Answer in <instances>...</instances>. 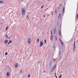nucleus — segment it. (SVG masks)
<instances>
[{
	"label": "nucleus",
	"instance_id": "obj_6",
	"mask_svg": "<svg viewBox=\"0 0 78 78\" xmlns=\"http://www.w3.org/2000/svg\"><path fill=\"white\" fill-rule=\"evenodd\" d=\"M8 42V40H5V41H4V44H6Z\"/></svg>",
	"mask_w": 78,
	"mask_h": 78
},
{
	"label": "nucleus",
	"instance_id": "obj_20",
	"mask_svg": "<svg viewBox=\"0 0 78 78\" xmlns=\"http://www.w3.org/2000/svg\"><path fill=\"white\" fill-rule=\"evenodd\" d=\"M62 76V74H61V75H60V76H59V78H61V76Z\"/></svg>",
	"mask_w": 78,
	"mask_h": 78
},
{
	"label": "nucleus",
	"instance_id": "obj_9",
	"mask_svg": "<svg viewBox=\"0 0 78 78\" xmlns=\"http://www.w3.org/2000/svg\"><path fill=\"white\" fill-rule=\"evenodd\" d=\"M76 48L75 46H74V47H73V51H75Z\"/></svg>",
	"mask_w": 78,
	"mask_h": 78
},
{
	"label": "nucleus",
	"instance_id": "obj_33",
	"mask_svg": "<svg viewBox=\"0 0 78 78\" xmlns=\"http://www.w3.org/2000/svg\"><path fill=\"white\" fill-rule=\"evenodd\" d=\"M61 43H62V45L63 44V43L61 41Z\"/></svg>",
	"mask_w": 78,
	"mask_h": 78
},
{
	"label": "nucleus",
	"instance_id": "obj_10",
	"mask_svg": "<svg viewBox=\"0 0 78 78\" xmlns=\"http://www.w3.org/2000/svg\"><path fill=\"white\" fill-rule=\"evenodd\" d=\"M7 76H9L10 75L9 74V72H8L7 74Z\"/></svg>",
	"mask_w": 78,
	"mask_h": 78
},
{
	"label": "nucleus",
	"instance_id": "obj_34",
	"mask_svg": "<svg viewBox=\"0 0 78 78\" xmlns=\"http://www.w3.org/2000/svg\"><path fill=\"white\" fill-rule=\"evenodd\" d=\"M38 63H39V64L41 63V61H39L38 62Z\"/></svg>",
	"mask_w": 78,
	"mask_h": 78
},
{
	"label": "nucleus",
	"instance_id": "obj_15",
	"mask_svg": "<svg viewBox=\"0 0 78 78\" xmlns=\"http://www.w3.org/2000/svg\"><path fill=\"white\" fill-rule=\"evenodd\" d=\"M4 2L2 1H0V3H3Z\"/></svg>",
	"mask_w": 78,
	"mask_h": 78
},
{
	"label": "nucleus",
	"instance_id": "obj_37",
	"mask_svg": "<svg viewBox=\"0 0 78 78\" xmlns=\"http://www.w3.org/2000/svg\"><path fill=\"white\" fill-rule=\"evenodd\" d=\"M52 48H55V46H53L52 47Z\"/></svg>",
	"mask_w": 78,
	"mask_h": 78
},
{
	"label": "nucleus",
	"instance_id": "obj_35",
	"mask_svg": "<svg viewBox=\"0 0 78 78\" xmlns=\"http://www.w3.org/2000/svg\"><path fill=\"white\" fill-rule=\"evenodd\" d=\"M53 34V33H52V32H51V35H52Z\"/></svg>",
	"mask_w": 78,
	"mask_h": 78
},
{
	"label": "nucleus",
	"instance_id": "obj_38",
	"mask_svg": "<svg viewBox=\"0 0 78 78\" xmlns=\"http://www.w3.org/2000/svg\"><path fill=\"white\" fill-rule=\"evenodd\" d=\"M61 53V52H59V55H60V54Z\"/></svg>",
	"mask_w": 78,
	"mask_h": 78
},
{
	"label": "nucleus",
	"instance_id": "obj_29",
	"mask_svg": "<svg viewBox=\"0 0 78 78\" xmlns=\"http://www.w3.org/2000/svg\"><path fill=\"white\" fill-rule=\"evenodd\" d=\"M51 15H53V12H51Z\"/></svg>",
	"mask_w": 78,
	"mask_h": 78
},
{
	"label": "nucleus",
	"instance_id": "obj_27",
	"mask_svg": "<svg viewBox=\"0 0 78 78\" xmlns=\"http://www.w3.org/2000/svg\"><path fill=\"white\" fill-rule=\"evenodd\" d=\"M5 55H8V53L6 52Z\"/></svg>",
	"mask_w": 78,
	"mask_h": 78
},
{
	"label": "nucleus",
	"instance_id": "obj_14",
	"mask_svg": "<svg viewBox=\"0 0 78 78\" xmlns=\"http://www.w3.org/2000/svg\"><path fill=\"white\" fill-rule=\"evenodd\" d=\"M53 36L52 35V36L51 37V39L52 40H53Z\"/></svg>",
	"mask_w": 78,
	"mask_h": 78
},
{
	"label": "nucleus",
	"instance_id": "obj_16",
	"mask_svg": "<svg viewBox=\"0 0 78 78\" xmlns=\"http://www.w3.org/2000/svg\"><path fill=\"white\" fill-rule=\"evenodd\" d=\"M56 67V66H55L52 69H54V70H55V68Z\"/></svg>",
	"mask_w": 78,
	"mask_h": 78
},
{
	"label": "nucleus",
	"instance_id": "obj_7",
	"mask_svg": "<svg viewBox=\"0 0 78 78\" xmlns=\"http://www.w3.org/2000/svg\"><path fill=\"white\" fill-rule=\"evenodd\" d=\"M59 34L60 36H61V30H59Z\"/></svg>",
	"mask_w": 78,
	"mask_h": 78
},
{
	"label": "nucleus",
	"instance_id": "obj_17",
	"mask_svg": "<svg viewBox=\"0 0 78 78\" xmlns=\"http://www.w3.org/2000/svg\"><path fill=\"white\" fill-rule=\"evenodd\" d=\"M28 17H29V16L28 15L27 18V19H28V20L29 19V18Z\"/></svg>",
	"mask_w": 78,
	"mask_h": 78
},
{
	"label": "nucleus",
	"instance_id": "obj_43",
	"mask_svg": "<svg viewBox=\"0 0 78 78\" xmlns=\"http://www.w3.org/2000/svg\"><path fill=\"white\" fill-rule=\"evenodd\" d=\"M22 72V70H21V73Z\"/></svg>",
	"mask_w": 78,
	"mask_h": 78
},
{
	"label": "nucleus",
	"instance_id": "obj_12",
	"mask_svg": "<svg viewBox=\"0 0 78 78\" xmlns=\"http://www.w3.org/2000/svg\"><path fill=\"white\" fill-rule=\"evenodd\" d=\"M52 61H51L50 62V66H51V65H52Z\"/></svg>",
	"mask_w": 78,
	"mask_h": 78
},
{
	"label": "nucleus",
	"instance_id": "obj_44",
	"mask_svg": "<svg viewBox=\"0 0 78 78\" xmlns=\"http://www.w3.org/2000/svg\"><path fill=\"white\" fill-rule=\"evenodd\" d=\"M48 1H50V0H48Z\"/></svg>",
	"mask_w": 78,
	"mask_h": 78
},
{
	"label": "nucleus",
	"instance_id": "obj_32",
	"mask_svg": "<svg viewBox=\"0 0 78 78\" xmlns=\"http://www.w3.org/2000/svg\"><path fill=\"white\" fill-rule=\"evenodd\" d=\"M43 17H45V15H44Z\"/></svg>",
	"mask_w": 78,
	"mask_h": 78
},
{
	"label": "nucleus",
	"instance_id": "obj_31",
	"mask_svg": "<svg viewBox=\"0 0 78 78\" xmlns=\"http://www.w3.org/2000/svg\"><path fill=\"white\" fill-rule=\"evenodd\" d=\"M59 5H60V6H61V5H62V4H59Z\"/></svg>",
	"mask_w": 78,
	"mask_h": 78
},
{
	"label": "nucleus",
	"instance_id": "obj_8",
	"mask_svg": "<svg viewBox=\"0 0 78 78\" xmlns=\"http://www.w3.org/2000/svg\"><path fill=\"white\" fill-rule=\"evenodd\" d=\"M61 18V14H60L59 16L58 19H60Z\"/></svg>",
	"mask_w": 78,
	"mask_h": 78
},
{
	"label": "nucleus",
	"instance_id": "obj_1",
	"mask_svg": "<svg viewBox=\"0 0 78 78\" xmlns=\"http://www.w3.org/2000/svg\"><path fill=\"white\" fill-rule=\"evenodd\" d=\"M21 10L22 12V15H25V9L23 8H22Z\"/></svg>",
	"mask_w": 78,
	"mask_h": 78
},
{
	"label": "nucleus",
	"instance_id": "obj_2",
	"mask_svg": "<svg viewBox=\"0 0 78 78\" xmlns=\"http://www.w3.org/2000/svg\"><path fill=\"white\" fill-rule=\"evenodd\" d=\"M53 32L54 34H56L57 33V31H56V28H54L53 29Z\"/></svg>",
	"mask_w": 78,
	"mask_h": 78
},
{
	"label": "nucleus",
	"instance_id": "obj_36",
	"mask_svg": "<svg viewBox=\"0 0 78 78\" xmlns=\"http://www.w3.org/2000/svg\"><path fill=\"white\" fill-rule=\"evenodd\" d=\"M5 36L6 37H8V36H7L6 35Z\"/></svg>",
	"mask_w": 78,
	"mask_h": 78
},
{
	"label": "nucleus",
	"instance_id": "obj_26",
	"mask_svg": "<svg viewBox=\"0 0 78 78\" xmlns=\"http://www.w3.org/2000/svg\"><path fill=\"white\" fill-rule=\"evenodd\" d=\"M77 19H78V14H77Z\"/></svg>",
	"mask_w": 78,
	"mask_h": 78
},
{
	"label": "nucleus",
	"instance_id": "obj_4",
	"mask_svg": "<svg viewBox=\"0 0 78 78\" xmlns=\"http://www.w3.org/2000/svg\"><path fill=\"white\" fill-rule=\"evenodd\" d=\"M27 41L29 43V44H30V42H31V39L30 38H29L28 40Z\"/></svg>",
	"mask_w": 78,
	"mask_h": 78
},
{
	"label": "nucleus",
	"instance_id": "obj_24",
	"mask_svg": "<svg viewBox=\"0 0 78 78\" xmlns=\"http://www.w3.org/2000/svg\"><path fill=\"white\" fill-rule=\"evenodd\" d=\"M55 13H57V10L56 9L55 10Z\"/></svg>",
	"mask_w": 78,
	"mask_h": 78
},
{
	"label": "nucleus",
	"instance_id": "obj_40",
	"mask_svg": "<svg viewBox=\"0 0 78 78\" xmlns=\"http://www.w3.org/2000/svg\"><path fill=\"white\" fill-rule=\"evenodd\" d=\"M1 25H2V24H3V23H1Z\"/></svg>",
	"mask_w": 78,
	"mask_h": 78
},
{
	"label": "nucleus",
	"instance_id": "obj_23",
	"mask_svg": "<svg viewBox=\"0 0 78 78\" xmlns=\"http://www.w3.org/2000/svg\"><path fill=\"white\" fill-rule=\"evenodd\" d=\"M44 42L45 43L47 42V40L46 39L45 40Z\"/></svg>",
	"mask_w": 78,
	"mask_h": 78
},
{
	"label": "nucleus",
	"instance_id": "obj_13",
	"mask_svg": "<svg viewBox=\"0 0 78 78\" xmlns=\"http://www.w3.org/2000/svg\"><path fill=\"white\" fill-rule=\"evenodd\" d=\"M64 9H65V8L64 7H63V13L64 12Z\"/></svg>",
	"mask_w": 78,
	"mask_h": 78
},
{
	"label": "nucleus",
	"instance_id": "obj_5",
	"mask_svg": "<svg viewBox=\"0 0 78 78\" xmlns=\"http://www.w3.org/2000/svg\"><path fill=\"white\" fill-rule=\"evenodd\" d=\"M43 42H42V41H41V43H40V47H42V45H43Z\"/></svg>",
	"mask_w": 78,
	"mask_h": 78
},
{
	"label": "nucleus",
	"instance_id": "obj_28",
	"mask_svg": "<svg viewBox=\"0 0 78 78\" xmlns=\"http://www.w3.org/2000/svg\"><path fill=\"white\" fill-rule=\"evenodd\" d=\"M55 76H56V78H58V77H57V76H56V73H55Z\"/></svg>",
	"mask_w": 78,
	"mask_h": 78
},
{
	"label": "nucleus",
	"instance_id": "obj_19",
	"mask_svg": "<svg viewBox=\"0 0 78 78\" xmlns=\"http://www.w3.org/2000/svg\"><path fill=\"white\" fill-rule=\"evenodd\" d=\"M30 76H31V75L30 74L28 76V78H30Z\"/></svg>",
	"mask_w": 78,
	"mask_h": 78
},
{
	"label": "nucleus",
	"instance_id": "obj_21",
	"mask_svg": "<svg viewBox=\"0 0 78 78\" xmlns=\"http://www.w3.org/2000/svg\"><path fill=\"white\" fill-rule=\"evenodd\" d=\"M37 42H39V38L37 39Z\"/></svg>",
	"mask_w": 78,
	"mask_h": 78
},
{
	"label": "nucleus",
	"instance_id": "obj_18",
	"mask_svg": "<svg viewBox=\"0 0 78 78\" xmlns=\"http://www.w3.org/2000/svg\"><path fill=\"white\" fill-rule=\"evenodd\" d=\"M54 71V69H52L51 71V72H52Z\"/></svg>",
	"mask_w": 78,
	"mask_h": 78
},
{
	"label": "nucleus",
	"instance_id": "obj_11",
	"mask_svg": "<svg viewBox=\"0 0 78 78\" xmlns=\"http://www.w3.org/2000/svg\"><path fill=\"white\" fill-rule=\"evenodd\" d=\"M12 42V41L10 40L9 41V43L8 44H7V45H8L10 43H11Z\"/></svg>",
	"mask_w": 78,
	"mask_h": 78
},
{
	"label": "nucleus",
	"instance_id": "obj_3",
	"mask_svg": "<svg viewBox=\"0 0 78 78\" xmlns=\"http://www.w3.org/2000/svg\"><path fill=\"white\" fill-rule=\"evenodd\" d=\"M14 66L16 68H17L18 67V64L16 63L14 64Z\"/></svg>",
	"mask_w": 78,
	"mask_h": 78
},
{
	"label": "nucleus",
	"instance_id": "obj_42",
	"mask_svg": "<svg viewBox=\"0 0 78 78\" xmlns=\"http://www.w3.org/2000/svg\"><path fill=\"white\" fill-rule=\"evenodd\" d=\"M51 32H52V30H51Z\"/></svg>",
	"mask_w": 78,
	"mask_h": 78
},
{
	"label": "nucleus",
	"instance_id": "obj_41",
	"mask_svg": "<svg viewBox=\"0 0 78 78\" xmlns=\"http://www.w3.org/2000/svg\"><path fill=\"white\" fill-rule=\"evenodd\" d=\"M11 38V36H10L9 37V39L10 38Z\"/></svg>",
	"mask_w": 78,
	"mask_h": 78
},
{
	"label": "nucleus",
	"instance_id": "obj_22",
	"mask_svg": "<svg viewBox=\"0 0 78 78\" xmlns=\"http://www.w3.org/2000/svg\"><path fill=\"white\" fill-rule=\"evenodd\" d=\"M8 28V26H7L6 28V30H7V29Z\"/></svg>",
	"mask_w": 78,
	"mask_h": 78
},
{
	"label": "nucleus",
	"instance_id": "obj_25",
	"mask_svg": "<svg viewBox=\"0 0 78 78\" xmlns=\"http://www.w3.org/2000/svg\"><path fill=\"white\" fill-rule=\"evenodd\" d=\"M74 46H75V41L74 42Z\"/></svg>",
	"mask_w": 78,
	"mask_h": 78
},
{
	"label": "nucleus",
	"instance_id": "obj_30",
	"mask_svg": "<svg viewBox=\"0 0 78 78\" xmlns=\"http://www.w3.org/2000/svg\"><path fill=\"white\" fill-rule=\"evenodd\" d=\"M44 5L42 6L41 7V8L42 9V8H44Z\"/></svg>",
	"mask_w": 78,
	"mask_h": 78
},
{
	"label": "nucleus",
	"instance_id": "obj_39",
	"mask_svg": "<svg viewBox=\"0 0 78 78\" xmlns=\"http://www.w3.org/2000/svg\"><path fill=\"white\" fill-rule=\"evenodd\" d=\"M60 40V41L61 42L62 41H61V40L60 39H59Z\"/></svg>",
	"mask_w": 78,
	"mask_h": 78
}]
</instances>
